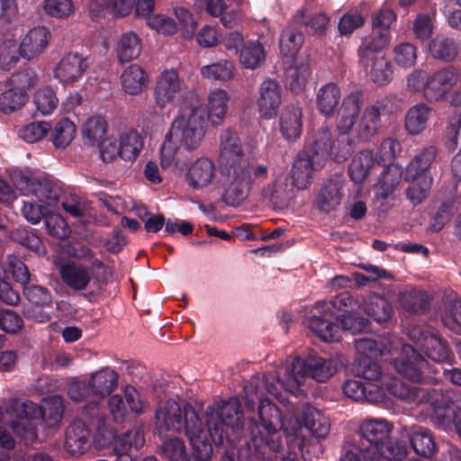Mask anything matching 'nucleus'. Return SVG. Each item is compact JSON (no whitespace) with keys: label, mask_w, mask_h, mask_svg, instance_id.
Segmentation results:
<instances>
[{"label":"nucleus","mask_w":461,"mask_h":461,"mask_svg":"<svg viewBox=\"0 0 461 461\" xmlns=\"http://www.w3.org/2000/svg\"><path fill=\"white\" fill-rule=\"evenodd\" d=\"M230 99V95L225 89L214 87L207 94L205 106L198 104L178 115L161 143L160 166L163 168H180L176 157L179 149L183 147L188 151L197 149L203 140L208 122L218 126L225 119Z\"/></svg>","instance_id":"nucleus-1"},{"label":"nucleus","mask_w":461,"mask_h":461,"mask_svg":"<svg viewBox=\"0 0 461 461\" xmlns=\"http://www.w3.org/2000/svg\"><path fill=\"white\" fill-rule=\"evenodd\" d=\"M266 376L271 377L269 382L272 383V385L277 386V375H272L267 374L263 376L262 388L258 384V378H254L251 384L245 388V404L248 409H252L254 406V402L250 399L254 389L256 396L259 400L258 415L264 432H260V437H256L255 440L260 439L270 450L277 452L283 446L280 429L284 428L286 443L289 445L291 450H294L295 448L302 450L304 446L305 438L303 434V428L299 420L295 419L285 424L281 417L280 410L269 400L262 398L264 394L263 390L270 393L267 390Z\"/></svg>","instance_id":"nucleus-2"},{"label":"nucleus","mask_w":461,"mask_h":461,"mask_svg":"<svg viewBox=\"0 0 461 461\" xmlns=\"http://www.w3.org/2000/svg\"><path fill=\"white\" fill-rule=\"evenodd\" d=\"M41 409L31 401L12 399L0 402V424L8 425L25 443L37 438V424L41 420L50 428L59 426L64 412L63 398L59 395L45 399Z\"/></svg>","instance_id":"nucleus-3"},{"label":"nucleus","mask_w":461,"mask_h":461,"mask_svg":"<svg viewBox=\"0 0 461 461\" xmlns=\"http://www.w3.org/2000/svg\"><path fill=\"white\" fill-rule=\"evenodd\" d=\"M339 360L310 356L305 360L298 357H289L285 364L277 370V386L269 382L271 377L266 376L267 390L281 402L285 401L282 395L295 393L310 379L325 382L338 370Z\"/></svg>","instance_id":"nucleus-4"},{"label":"nucleus","mask_w":461,"mask_h":461,"mask_svg":"<svg viewBox=\"0 0 461 461\" xmlns=\"http://www.w3.org/2000/svg\"><path fill=\"white\" fill-rule=\"evenodd\" d=\"M156 425L159 435L168 431L180 432L185 430L193 449L188 461H209L212 454V447L203 429L198 414L190 407L181 410L174 400L167 401L156 412Z\"/></svg>","instance_id":"nucleus-5"},{"label":"nucleus","mask_w":461,"mask_h":461,"mask_svg":"<svg viewBox=\"0 0 461 461\" xmlns=\"http://www.w3.org/2000/svg\"><path fill=\"white\" fill-rule=\"evenodd\" d=\"M220 158L227 167L223 196L230 205H238L248 196L251 183V167L243 158L241 144L237 133L225 129L220 136Z\"/></svg>","instance_id":"nucleus-6"},{"label":"nucleus","mask_w":461,"mask_h":461,"mask_svg":"<svg viewBox=\"0 0 461 461\" xmlns=\"http://www.w3.org/2000/svg\"><path fill=\"white\" fill-rule=\"evenodd\" d=\"M364 104L362 93L348 94L342 101L337 129L339 133L352 132L359 141L371 140L381 127L380 109L375 104L366 106L362 113Z\"/></svg>","instance_id":"nucleus-7"},{"label":"nucleus","mask_w":461,"mask_h":461,"mask_svg":"<svg viewBox=\"0 0 461 461\" xmlns=\"http://www.w3.org/2000/svg\"><path fill=\"white\" fill-rule=\"evenodd\" d=\"M208 431L215 443L228 437L227 429L239 428L243 423L240 401L233 397L209 406L205 411Z\"/></svg>","instance_id":"nucleus-8"},{"label":"nucleus","mask_w":461,"mask_h":461,"mask_svg":"<svg viewBox=\"0 0 461 461\" xmlns=\"http://www.w3.org/2000/svg\"><path fill=\"white\" fill-rule=\"evenodd\" d=\"M383 384L386 385L387 392L396 398L407 403L428 402L432 411L435 410L439 400H444V393L436 389L427 391L424 388L410 387L400 379L384 375L382 376Z\"/></svg>","instance_id":"nucleus-9"},{"label":"nucleus","mask_w":461,"mask_h":461,"mask_svg":"<svg viewBox=\"0 0 461 461\" xmlns=\"http://www.w3.org/2000/svg\"><path fill=\"white\" fill-rule=\"evenodd\" d=\"M14 185L23 194H32L46 207H54L60 195L59 186L49 178L28 177L18 176L14 178Z\"/></svg>","instance_id":"nucleus-10"},{"label":"nucleus","mask_w":461,"mask_h":461,"mask_svg":"<svg viewBox=\"0 0 461 461\" xmlns=\"http://www.w3.org/2000/svg\"><path fill=\"white\" fill-rule=\"evenodd\" d=\"M357 358L354 364V372L366 380H374L380 375V367L375 359L382 355L383 349L372 339L363 338L356 340Z\"/></svg>","instance_id":"nucleus-11"},{"label":"nucleus","mask_w":461,"mask_h":461,"mask_svg":"<svg viewBox=\"0 0 461 461\" xmlns=\"http://www.w3.org/2000/svg\"><path fill=\"white\" fill-rule=\"evenodd\" d=\"M410 339L431 360L438 363H451L453 355L447 342L437 332L413 329L410 331Z\"/></svg>","instance_id":"nucleus-12"},{"label":"nucleus","mask_w":461,"mask_h":461,"mask_svg":"<svg viewBox=\"0 0 461 461\" xmlns=\"http://www.w3.org/2000/svg\"><path fill=\"white\" fill-rule=\"evenodd\" d=\"M51 40L50 29L43 25L34 26L20 37L19 54L26 60L38 59L48 48Z\"/></svg>","instance_id":"nucleus-13"},{"label":"nucleus","mask_w":461,"mask_h":461,"mask_svg":"<svg viewBox=\"0 0 461 461\" xmlns=\"http://www.w3.org/2000/svg\"><path fill=\"white\" fill-rule=\"evenodd\" d=\"M185 89L175 69L162 71L157 78L155 86V101L158 107L165 108L168 104H176Z\"/></svg>","instance_id":"nucleus-14"},{"label":"nucleus","mask_w":461,"mask_h":461,"mask_svg":"<svg viewBox=\"0 0 461 461\" xmlns=\"http://www.w3.org/2000/svg\"><path fill=\"white\" fill-rule=\"evenodd\" d=\"M256 103L262 118H274L282 103V88L278 82L271 78L265 79L258 86Z\"/></svg>","instance_id":"nucleus-15"},{"label":"nucleus","mask_w":461,"mask_h":461,"mask_svg":"<svg viewBox=\"0 0 461 461\" xmlns=\"http://www.w3.org/2000/svg\"><path fill=\"white\" fill-rule=\"evenodd\" d=\"M459 79V73L453 66L442 68L429 75L426 99L429 102L442 100Z\"/></svg>","instance_id":"nucleus-16"},{"label":"nucleus","mask_w":461,"mask_h":461,"mask_svg":"<svg viewBox=\"0 0 461 461\" xmlns=\"http://www.w3.org/2000/svg\"><path fill=\"white\" fill-rule=\"evenodd\" d=\"M433 424L445 431L455 429L461 438V410L451 402L450 396L444 393L430 416Z\"/></svg>","instance_id":"nucleus-17"},{"label":"nucleus","mask_w":461,"mask_h":461,"mask_svg":"<svg viewBox=\"0 0 461 461\" xmlns=\"http://www.w3.org/2000/svg\"><path fill=\"white\" fill-rule=\"evenodd\" d=\"M217 169L214 163L205 157L195 159L185 172V181L194 189H203L216 183Z\"/></svg>","instance_id":"nucleus-18"},{"label":"nucleus","mask_w":461,"mask_h":461,"mask_svg":"<svg viewBox=\"0 0 461 461\" xmlns=\"http://www.w3.org/2000/svg\"><path fill=\"white\" fill-rule=\"evenodd\" d=\"M87 68V59L82 55L68 53L53 68V77L61 84H71L82 77Z\"/></svg>","instance_id":"nucleus-19"},{"label":"nucleus","mask_w":461,"mask_h":461,"mask_svg":"<svg viewBox=\"0 0 461 461\" xmlns=\"http://www.w3.org/2000/svg\"><path fill=\"white\" fill-rule=\"evenodd\" d=\"M428 362L411 345H404L402 356L395 360V368L403 376L413 382H420Z\"/></svg>","instance_id":"nucleus-20"},{"label":"nucleus","mask_w":461,"mask_h":461,"mask_svg":"<svg viewBox=\"0 0 461 461\" xmlns=\"http://www.w3.org/2000/svg\"><path fill=\"white\" fill-rule=\"evenodd\" d=\"M322 167L321 160H315L307 151L299 152L291 169L293 185L298 189L307 188L311 184L313 172Z\"/></svg>","instance_id":"nucleus-21"},{"label":"nucleus","mask_w":461,"mask_h":461,"mask_svg":"<svg viewBox=\"0 0 461 461\" xmlns=\"http://www.w3.org/2000/svg\"><path fill=\"white\" fill-rule=\"evenodd\" d=\"M343 185L344 180L339 176L331 177L325 182L315 198L316 208L324 212L336 210L344 196Z\"/></svg>","instance_id":"nucleus-22"},{"label":"nucleus","mask_w":461,"mask_h":461,"mask_svg":"<svg viewBox=\"0 0 461 461\" xmlns=\"http://www.w3.org/2000/svg\"><path fill=\"white\" fill-rule=\"evenodd\" d=\"M402 437H407L413 450L420 456H431L436 450L434 438L427 428L420 426L404 427L400 432Z\"/></svg>","instance_id":"nucleus-23"},{"label":"nucleus","mask_w":461,"mask_h":461,"mask_svg":"<svg viewBox=\"0 0 461 461\" xmlns=\"http://www.w3.org/2000/svg\"><path fill=\"white\" fill-rule=\"evenodd\" d=\"M91 394L98 400H104L118 386V375L111 367H104L89 375Z\"/></svg>","instance_id":"nucleus-24"},{"label":"nucleus","mask_w":461,"mask_h":461,"mask_svg":"<svg viewBox=\"0 0 461 461\" xmlns=\"http://www.w3.org/2000/svg\"><path fill=\"white\" fill-rule=\"evenodd\" d=\"M90 434L81 420L73 421L67 429L65 448L72 455H82L90 447Z\"/></svg>","instance_id":"nucleus-25"},{"label":"nucleus","mask_w":461,"mask_h":461,"mask_svg":"<svg viewBox=\"0 0 461 461\" xmlns=\"http://www.w3.org/2000/svg\"><path fill=\"white\" fill-rule=\"evenodd\" d=\"M361 308V301L354 300L348 293H342L333 300L318 302L315 303V312L320 314L337 316L349 314Z\"/></svg>","instance_id":"nucleus-26"},{"label":"nucleus","mask_w":461,"mask_h":461,"mask_svg":"<svg viewBox=\"0 0 461 461\" xmlns=\"http://www.w3.org/2000/svg\"><path fill=\"white\" fill-rule=\"evenodd\" d=\"M303 128L302 110L294 104L285 106L279 117V130L288 141L295 140Z\"/></svg>","instance_id":"nucleus-27"},{"label":"nucleus","mask_w":461,"mask_h":461,"mask_svg":"<svg viewBox=\"0 0 461 461\" xmlns=\"http://www.w3.org/2000/svg\"><path fill=\"white\" fill-rule=\"evenodd\" d=\"M296 24L304 25L313 35L323 36L330 25V18L323 13H313L310 7L303 6L293 17Z\"/></svg>","instance_id":"nucleus-28"},{"label":"nucleus","mask_w":461,"mask_h":461,"mask_svg":"<svg viewBox=\"0 0 461 461\" xmlns=\"http://www.w3.org/2000/svg\"><path fill=\"white\" fill-rule=\"evenodd\" d=\"M330 316L316 312L314 305L307 322L311 331L326 342L338 340L340 337V328L327 319Z\"/></svg>","instance_id":"nucleus-29"},{"label":"nucleus","mask_w":461,"mask_h":461,"mask_svg":"<svg viewBox=\"0 0 461 461\" xmlns=\"http://www.w3.org/2000/svg\"><path fill=\"white\" fill-rule=\"evenodd\" d=\"M438 151L434 147H428L417 154L406 167L405 180L421 178L431 175L430 168L436 161Z\"/></svg>","instance_id":"nucleus-30"},{"label":"nucleus","mask_w":461,"mask_h":461,"mask_svg":"<svg viewBox=\"0 0 461 461\" xmlns=\"http://www.w3.org/2000/svg\"><path fill=\"white\" fill-rule=\"evenodd\" d=\"M141 50L142 41L140 37L133 32L122 33L115 46L116 57L120 63L130 62L136 59L140 55Z\"/></svg>","instance_id":"nucleus-31"},{"label":"nucleus","mask_w":461,"mask_h":461,"mask_svg":"<svg viewBox=\"0 0 461 461\" xmlns=\"http://www.w3.org/2000/svg\"><path fill=\"white\" fill-rule=\"evenodd\" d=\"M118 142L121 158L124 161L133 162L140 156L143 149L144 137L138 131L129 129L119 135Z\"/></svg>","instance_id":"nucleus-32"},{"label":"nucleus","mask_w":461,"mask_h":461,"mask_svg":"<svg viewBox=\"0 0 461 461\" xmlns=\"http://www.w3.org/2000/svg\"><path fill=\"white\" fill-rule=\"evenodd\" d=\"M121 85L128 95H138L148 86V76L142 68L137 64L129 65L121 75Z\"/></svg>","instance_id":"nucleus-33"},{"label":"nucleus","mask_w":461,"mask_h":461,"mask_svg":"<svg viewBox=\"0 0 461 461\" xmlns=\"http://www.w3.org/2000/svg\"><path fill=\"white\" fill-rule=\"evenodd\" d=\"M392 425L384 420H369L364 421L359 429L362 438L366 443L362 442L365 446L381 445L386 439L391 431Z\"/></svg>","instance_id":"nucleus-34"},{"label":"nucleus","mask_w":461,"mask_h":461,"mask_svg":"<svg viewBox=\"0 0 461 461\" xmlns=\"http://www.w3.org/2000/svg\"><path fill=\"white\" fill-rule=\"evenodd\" d=\"M364 312L377 322L387 321L393 312L391 303L383 296L372 294L361 299Z\"/></svg>","instance_id":"nucleus-35"},{"label":"nucleus","mask_w":461,"mask_h":461,"mask_svg":"<svg viewBox=\"0 0 461 461\" xmlns=\"http://www.w3.org/2000/svg\"><path fill=\"white\" fill-rule=\"evenodd\" d=\"M370 68L368 77L376 86H385L391 82L393 75V68L391 62L384 55H375L365 59L363 64L368 65Z\"/></svg>","instance_id":"nucleus-36"},{"label":"nucleus","mask_w":461,"mask_h":461,"mask_svg":"<svg viewBox=\"0 0 461 461\" xmlns=\"http://www.w3.org/2000/svg\"><path fill=\"white\" fill-rule=\"evenodd\" d=\"M107 130L108 124L104 117L101 115L90 116L82 125V139L86 145H100L107 133Z\"/></svg>","instance_id":"nucleus-37"},{"label":"nucleus","mask_w":461,"mask_h":461,"mask_svg":"<svg viewBox=\"0 0 461 461\" xmlns=\"http://www.w3.org/2000/svg\"><path fill=\"white\" fill-rule=\"evenodd\" d=\"M340 99V89L334 83L325 84L316 93L317 108L324 115L332 114L336 111Z\"/></svg>","instance_id":"nucleus-38"},{"label":"nucleus","mask_w":461,"mask_h":461,"mask_svg":"<svg viewBox=\"0 0 461 461\" xmlns=\"http://www.w3.org/2000/svg\"><path fill=\"white\" fill-rule=\"evenodd\" d=\"M59 273L63 281L72 289L83 290L88 285L91 276L87 269L74 262L61 264Z\"/></svg>","instance_id":"nucleus-39"},{"label":"nucleus","mask_w":461,"mask_h":461,"mask_svg":"<svg viewBox=\"0 0 461 461\" xmlns=\"http://www.w3.org/2000/svg\"><path fill=\"white\" fill-rule=\"evenodd\" d=\"M402 176V167L397 164L390 165L381 175L375 187L377 199L388 198L399 185Z\"/></svg>","instance_id":"nucleus-40"},{"label":"nucleus","mask_w":461,"mask_h":461,"mask_svg":"<svg viewBox=\"0 0 461 461\" xmlns=\"http://www.w3.org/2000/svg\"><path fill=\"white\" fill-rule=\"evenodd\" d=\"M432 115V110L425 104H418L409 109L405 117L406 131L412 135L422 132Z\"/></svg>","instance_id":"nucleus-41"},{"label":"nucleus","mask_w":461,"mask_h":461,"mask_svg":"<svg viewBox=\"0 0 461 461\" xmlns=\"http://www.w3.org/2000/svg\"><path fill=\"white\" fill-rule=\"evenodd\" d=\"M240 65L248 69H257L266 60L264 46L258 41H249L240 50Z\"/></svg>","instance_id":"nucleus-42"},{"label":"nucleus","mask_w":461,"mask_h":461,"mask_svg":"<svg viewBox=\"0 0 461 461\" xmlns=\"http://www.w3.org/2000/svg\"><path fill=\"white\" fill-rule=\"evenodd\" d=\"M391 36L389 31H384L373 26L371 35L363 40V42L358 49V55L361 62L364 63L365 59L372 57L374 52H377L384 49L388 45Z\"/></svg>","instance_id":"nucleus-43"},{"label":"nucleus","mask_w":461,"mask_h":461,"mask_svg":"<svg viewBox=\"0 0 461 461\" xmlns=\"http://www.w3.org/2000/svg\"><path fill=\"white\" fill-rule=\"evenodd\" d=\"M375 165L374 154L371 150H362L357 153L349 165L348 174L351 180L357 184L363 183Z\"/></svg>","instance_id":"nucleus-44"},{"label":"nucleus","mask_w":461,"mask_h":461,"mask_svg":"<svg viewBox=\"0 0 461 461\" xmlns=\"http://www.w3.org/2000/svg\"><path fill=\"white\" fill-rule=\"evenodd\" d=\"M430 55L443 61H452L458 54V46L452 38L445 35H437L429 44Z\"/></svg>","instance_id":"nucleus-45"},{"label":"nucleus","mask_w":461,"mask_h":461,"mask_svg":"<svg viewBox=\"0 0 461 461\" xmlns=\"http://www.w3.org/2000/svg\"><path fill=\"white\" fill-rule=\"evenodd\" d=\"M32 103L36 111L42 116L50 115L57 109L59 100L53 87L43 86L33 94Z\"/></svg>","instance_id":"nucleus-46"},{"label":"nucleus","mask_w":461,"mask_h":461,"mask_svg":"<svg viewBox=\"0 0 461 461\" xmlns=\"http://www.w3.org/2000/svg\"><path fill=\"white\" fill-rule=\"evenodd\" d=\"M375 451L372 453L374 460L377 461H402L408 454L407 447L395 439H390L381 445H375Z\"/></svg>","instance_id":"nucleus-47"},{"label":"nucleus","mask_w":461,"mask_h":461,"mask_svg":"<svg viewBox=\"0 0 461 461\" xmlns=\"http://www.w3.org/2000/svg\"><path fill=\"white\" fill-rule=\"evenodd\" d=\"M418 48L409 41L396 43L392 50V59L395 66L402 69L414 67L418 59Z\"/></svg>","instance_id":"nucleus-48"},{"label":"nucleus","mask_w":461,"mask_h":461,"mask_svg":"<svg viewBox=\"0 0 461 461\" xmlns=\"http://www.w3.org/2000/svg\"><path fill=\"white\" fill-rule=\"evenodd\" d=\"M303 421L305 428L316 438H325L330 431L328 418L312 406L303 410Z\"/></svg>","instance_id":"nucleus-49"},{"label":"nucleus","mask_w":461,"mask_h":461,"mask_svg":"<svg viewBox=\"0 0 461 461\" xmlns=\"http://www.w3.org/2000/svg\"><path fill=\"white\" fill-rule=\"evenodd\" d=\"M50 131V140L52 144L58 149H63L73 140L76 134V126L69 119L62 118L55 123Z\"/></svg>","instance_id":"nucleus-50"},{"label":"nucleus","mask_w":461,"mask_h":461,"mask_svg":"<svg viewBox=\"0 0 461 461\" xmlns=\"http://www.w3.org/2000/svg\"><path fill=\"white\" fill-rule=\"evenodd\" d=\"M304 41L303 34L290 26L285 28L281 35L279 49L281 55L287 58H294Z\"/></svg>","instance_id":"nucleus-51"},{"label":"nucleus","mask_w":461,"mask_h":461,"mask_svg":"<svg viewBox=\"0 0 461 461\" xmlns=\"http://www.w3.org/2000/svg\"><path fill=\"white\" fill-rule=\"evenodd\" d=\"M203 77L210 81L227 82L232 79L235 66L231 61L221 60L201 68Z\"/></svg>","instance_id":"nucleus-52"},{"label":"nucleus","mask_w":461,"mask_h":461,"mask_svg":"<svg viewBox=\"0 0 461 461\" xmlns=\"http://www.w3.org/2000/svg\"><path fill=\"white\" fill-rule=\"evenodd\" d=\"M28 95L25 91L10 87L0 94V111L11 113L22 109L27 103Z\"/></svg>","instance_id":"nucleus-53"},{"label":"nucleus","mask_w":461,"mask_h":461,"mask_svg":"<svg viewBox=\"0 0 461 461\" xmlns=\"http://www.w3.org/2000/svg\"><path fill=\"white\" fill-rule=\"evenodd\" d=\"M311 77L310 66L307 62L297 63L286 71V84L291 91L302 92Z\"/></svg>","instance_id":"nucleus-54"},{"label":"nucleus","mask_w":461,"mask_h":461,"mask_svg":"<svg viewBox=\"0 0 461 461\" xmlns=\"http://www.w3.org/2000/svg\"><path fill=\"white\" fill-rule=\"evenodd\" d=\"M332 141L331 132L328 128L319 130L315 134L311 157H313L315 160H321L324 166L326 159L330 157Z\"/></svg>","instance_id":"nucleus-55"},{"label":"nucleus","mask_w":461,"mask_h":461,"mask_svg":"<svg viewBox=\"0 0 461 461\" xmlns=\"http://www.w3.org/2000/svg\"><path fill=\"white\" fill-rule=\"evenodd\" d=\"M407 196L413 204L420 203L428 195L433 182L431 175H425L421 178L410 179Z\"/></svg>","instance_id":"nucleus-56"},{"label":"nucleus","mask_w":461,"mask_h":461,"mask_svg":"<svg viewBox=\"0 0 461 461\" xmlns=\"http://www.w3.org/2000/svg\"><path fill=\"white\" fill-rule=\"evenodd\" d=\"M161 453L169 461L190 460L184 441L178 438L166 439L161 445Z\"/></svg>","instance_id":"nucleus-57"},{"label":"nucleus","mask_w":461,"mask_h":461,"mask_svg":"<svg viewBox=\"0 0 461 461\" xmlns=\"http://www.w3.org/2000/svg\"><path fill=\"white\" fill-rule=\"evenodd\" d=\"M21 58L19 45L12 39H7L0 43V68L9 70L14 68Z\"/></svg>","instance_id":"nucleus-58"},{"label":"nucleus","mask_w":461,"mask_h":461,"mask_svg":"<svg viewBox=\"0 0 461 461\" xmlns=\"http://www.w3.org/2000/svg\"><path fill=\"white\" fill-rule=\"evenodd\" d=\"M43 10L50 17L66 19L75 12L72 0H44Z\"/></svg>","instance_id":"nucleus-59"},{"label":"nucleus","mask_w":461,"mask_h":461,"mask_svg":"<svg viewBox=\"0 0 461 461\" xmlns=\"http://www.w3.org/2000/svg\"><path fill=\"white\" fill-rule=\"evenodd\" d=\"M50 126L47 122H33L19 130V136L29 143H34L47 136Z\"/></svg>","instance_id":"nucleus-60"},{"label":"nucleus","mask_w":461,"mask_h":461,"mask_svg":"<svg viewBox=\"0 0 461 461\" xmlns=\"http://www.w3.org/2000/svg\"><path fill=\"white\" fill-rule=\"evenodd\" d=\"M39 82L38 73L32 68H26L13 74L9 85L27 93V90L36 86Z\"/></svg>","instance_id":"nucleus-61"},{"label":"nucleus","mask_w":461,"mask_h":461,"mask_svg":"<svg viewBox=\"0 0 461 461\" xmlns=\"http://www.w3.org/2000/svg\"><path fill=\"white\" fill-rule=\"evenodd\" d=\"M354 141L349 138L348 133L340 135L332 141L330 157L337 162L345 161L352 153Z\"/></svg>","instance_id":"nucleus-62"},{"label":"nucleus","mask_w":461,"mask_h":461,"mask_svg":"<svg viewBox=\"0 0 461 461\" xmlns=\"http://www.w3.org/2000/svg\"><path fill=\"white\" fill-rule=\"evenodd\" d=\"M147 25L163 35H172L177 31V25L175 20L162 14H156L149 16Z\"/></svg>","instance_id":"nucleus-63"},{"label":"nucleus","mask_w":461,"mask_h":461,"mask_svg":"<svg viewBox=\"0 0 461 461\" xmlns=\"http://www.w3.org/2000/svg\"><path fill=\"white\" fill-rule=\"evenodd\" d=\"M375 449V446L352 445L340 457V461H377L372 456Z\"/></svg>","instance_id":"nucleus-64"}]
</instances>
